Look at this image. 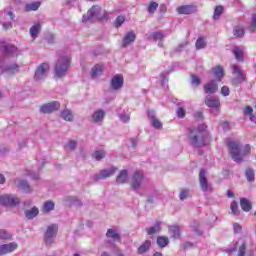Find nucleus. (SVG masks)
Here are the masks:
<instances>
[{"mask_svg": "<svg viewBox=\"0 0 256 256\" xmlns=\"http://www.w3.org/2000/svg\"><path fill=\"white\" fill-rule=\"evenodd\" d=\"M187 137L192 147H205V145H207V132L205 131V126L188 128Z\"/></svg>", "mask_w": 256, "mask_h": 256, "instance_id": "1", "label": "nucleus"}, {"mask_svg": "<svg viewBox=\"0 0 256 256\" xmlns=\"http://www.w3.org/2000/svg\"><path fill=\"white\" fill-rule=\"evenodd\" d=\"M228 149L233 161L236 163H241L245 155H249V153H251V147L249 145H245L243 151L241 152V144L235 141L228 143Z\"/></svg>", "mask_w": 256, "mask_h": 256, "instance_id": "2", "label": "nucleus"}, {"mask_svg": "<svg viewBox=\"0 0 256 256\" xmlns=\"http://www.w3.org/2000/svg\"><path fill=\"white\" fill-rule=\"evenodd\" d=\"M69 67H71V58L67 56H61L55 66H54V75L57 79H61L67 75V71H69Z\"/></svg>", "mask_w": 256, "mask_h": 256, "instance_id": "3", "label": "nucleus"}, {"mask_svg": "<svg viewBox=\"0 0 256 256\" xmlns=\"http://www.w3.org/2000/svg\"><path fill=\"white\" fill-rule=\"evenodd\" d=\"M109 19V13L106 11L103 12L101 16V7L93 6L90 10H88L87 14H84L82 17L83 23H87V21H91V19Z\"/></svg>", "mask_w": 256, "mask_h": 256, "instance_id": "4", "label": "nucleus"}, {"mask_svg": "<svg viewBox=\"0 0 256 256\" xmlns=\"http://www.w3.org/2000/svg\"><path fill=\"white\" fill-rule=\"evenodd\" d=\"M57 231H59V227L56 224H52L47 227V230L44 234V242L46 245H53V243H55Z\"/></svg>", "mask_w": 256, "mask_h": 256, "instance_id": "5", "label": "nucleus"}, {"mask_svg": "<svg viewBox=\"0 0 256 256\" xmlns=\"http://www.w3.org/2000/svg\"><path fill=\"white\" fill-rule=\"evenodd\" d=\"M51 69V66L49 63L44 62L40 64L34 74L35 81H43V79H47V76L49 75V70Z\"/></svg>", "mask_w": 256, "mask_h": 256, "instance_id": "6", "label": "nucleus"}, {"mask_svg": "<svg viewBox=\"0 0 256 256\" xmlns=\"http://www.w3.org/2000/svg\"><path fill=\"white\" fill-rule=\"evenodd\" d=\"M145 181V175L141 171H136L131 177V187L134 191H139Z\"/></svg>", "mask_w": 256, "mask_h": 256, "instance_id": "7", "label": "nucleus"}, {"mask_svg": "<svg viewBox=\"0 0 256 256\" xmlns=\"http://www.w3.org/2000/svg\"><path fill=\"white\" fill-rule=\"evenodd\" d=\"M231 69L233 70V75H236L235 78L232 80L233 85H241L243 81H247V77L245 76V73L239 68V66L232 64Z\"/></svg>", "mask_w": 256, "mask_h": 256, "instance_id": "8", "label": "nucleus"}, {"mask_svg": "<svg viewBox=\"0 0 256 256\" xmlns=\"http://www.w3.org/2000/svg\"><path fill=\"white\" fill-rule=\"evenodd\" d=\"M20 200L19 198L5 194L0 196V205H4L5 207H15L16 205H19Z\"/></svg>", "mask_w": 256, "mask_h": 256, "instance_id": "9", "label": "nucleus"}, {"mask_svg": "<svg viewBox=\"0 0 256 256\" xmlns=\"http://www.w3.org/2000/svg\"><path fill=\"white\" fill-rule=\"evenodd\" d=\"M117 173V167H110L109 169H103L98 174L94 175V181H101L102 179H107L111 175Z\"/></svg>", "mask_w": 256, "mask_h": 256, "instance_id": "10", "label": "nucleus"}, {"mask_svg": "<svg viewBox=\"0 0 256 256\" xmlns=\"http://www.w3.org/2000/svg\"><path fill=\"white\" fill-rule=\"evenodd\" d=\"M199 183L202 191H213V188L209 185V182L207 181V171H205V169L200 170Z\"/></svg>", "mask_w": 256, "mask_h": 256, "instance_id": "11", "label": "nucleus"}, {"mask_svg": "<svg viewBox=\"0 0 256 256\" xmlns=\"http://www.w3.org/2000/svg\"><path fill=\"white\" fill-rule=\"evenodd\" d=\"M205 105H207L210 109H215L217 113H219V109H221V101H219L218 97L215 96H206L204 100Z\"/></svg>", "mask_w": 256, "mask_h": 256, "instance_id": "12", "label": "nucleus"}, {"mask_svg": "<svg viewBox=\"0 0 256 256\" xmlns=\"http://www.w3.org/2000/svg\"><path fill=\"white\" fill-rule=\"evenodd\" d=\"M61 108V104L58 101L50 102L47 104H44L40 108V113H53L54 111H59Z\"/></svg>", "mask_w": 256, "mask_h": 256, "instance_id": "13", "label": "nucleus"}, {"mask_svg": "<svg viewBox=\"0 0 256 256\" xmlns=\"http://www.w3.org/2000/svg\"><path fill=\"white\" fill-rule=\"evenodd\" d=\"M13 19H15V14H13V12L9 11L4 13V15L1 18V21L3 25V29L5 31L13 28V24H11V21H13Z\"/></svg>", "mask_w": 256, "mask_h": 256, "instance_id": "14", "label": "nucleus"}, {"mask_svg": "<svg viewBox=\"0 0 256 256\" xmlns=\"http://www.w3.org/2000/svg\"><path fill=\"white\" fill-rule=\"evenodd\" d=\"M123 83H124L123 75L117 74L111 79V89H113L114 91H117L121 89V87H123Z\"/></svg>", "mask_w": 256, "mask_h": 256, "instance_id": "15", "label": "nucleus"}, {"mask_svg": "<svg viewBox=\"0 0 256 256\" xmlns=\"http://www.w3.org/2000/svg\"><path fill=\"white\" fill-rule=\"evenodd\" d=\"M18 245L15 242L0 245V255H7V253H13L17 249Z\"/></svg>", "mask_w": 256, "mask_h": 256, "instance_id": "16", "label": "nucleus"}, {"mask_svg": "<svg viewBox=\"0 0 256 256\" xmlns=\"http://www.w3.org/2000/svg\"><path fill=\"white\" fill-rule=\"evenodd\" d=\"M135 39H137V36L135 35V32L129 31L126 33L123 41H122V47H129L131 43H135Z\"/></svg>", "mask_w": 256, "mask_h": 256, "instance_id": "17", "label": "nucleus"}, {"mask_svg": "<svg viewBox=\"0 0 256 256\" xmlns=\"http://www.w3.org/2000/svg\"><path fill=\"white\" fill-rule=\"evenodd\" d=\"M218 89H219V86L217 85V82H215V81H210L204 85V91L208 95H213L214 93H217Z\"/></svg>", "mask_w": 256, "mask_h": 256, "instance_id": "18", "label": "nucleus"}, {"mask_svg": "<svg viewBox=\"0 0 256 256\" xmlns=\"http://www.w3.org/2000/svg\"><path fill=\"white\" fill-rule=\"evenodd\" d=\"M168 231L173 239H181V227L178 225L168 226Z\"/></svg>", "mask_w": 256, "mask_h": 256, "instance_id": "19", "label": "nucleus"}, {"mask_svg": "<svg viewBox=\"0 0 256 256\" xmlns=\"http://www.w3.org/2000/svg\"><path fill=\"white\" fill-rule=\"evenodd\" d=\"M129 181V172L127 170H122L116 177V183L118 185H123Z\"/></svg>", "mask_w": 256, "mask_h": 256, "instance_id": "20", "label": "nucleus"}, {"mask_svg": "<svg viewBox=\"0 0 256 256\" xmlns=\"http://www.w3.org/2000/svg\"><path fill=\"white\" fill-rule=\"evenodd\" d=\"M92 123H101L105 119V111L97 110L92 114Z\"/></svg>", "mask_w": 256, "mask_h": 256, "instance_id": "21", "label": "nucleus"}, {"mask_svg": "<svg viewBox=\"0 0 256 256\" xmlns=\"http://www.w3.org/2000/svg\"><path fill=\"white\" fill-rule=\"evenodd\" d=\"M106 237L112 239L113 241H121V235L115 229H108L106 232Z\"/></svg>", "mask_w": 256, "mask_h": 256, "instance_id": "22", "label": "nucleus"}, {"mask_svg": "<svg viewBox=\"0 0 256 256\" xmlns=\"http://www.w3.org/2000/svg\"><path fill=\"white\" fill-rule=\"evenodd\" d=\"M41 33V23H36L30 28V36L32 39H37Z\"/></svg>", "mask_w": 256, "mask_h": 256, "instance_id": "23", "label": "nucleus"}, {"mask_svg": "<svg viewBox=\"0 0 256 256\" xmlns=\"http://www.w3.org/2000/svg\"><path fill=\"white\" fill-rule=\"evenodd\" d=\"M100 75H103V66L96 64L91 70V77L97 79Z\"/></svg>", "mask_w": 256, "mask_h": 256, "instance_id": "24", "label": "nucleus"}, {"mask_svg": "<svg viewBox=\"0 0 256 256\" xmlns=\"http://www.w3.org/2000/svg\"><path fill=\"white\" fill-rule=\"evenodd\" d=\"M240 207L244 211L249 212L253 208V205L251 204V201H249L247 198H241L240 199Z\"/></svg>", "mask_w": 256, "mask_h": 256, "instance_id": "25", "label": "nucleus"}, {"mask_svg": "<svg viewBox=\"0 0 256 256\" xmlns=\"http://www.w3.org/2000/svg\"><path fill=\"white\" fill-rule=\"evenodd\" d=\"M177 11L179 15H191V13H193V7L189 5L180 6L177 8Z\"/></svg>", "mask_w": 256, "mask_h": 256, "instance_id": "26", "label": "nucleus"}, {"mask_svg": "<svg viewBox=\"0 0 256 256\" xmlns=\"http://www.w3.org/2000/svg\"><path fill=\"white\" fill-rule=\"evenodd\" d=\"M151 249V240H146L142 245L138 248L139 255H143V253H147Z\"/></svg>", "mask_w": 256, "mask_h": 256, "instance_id": "27", "label": "nucleus"}, {"mask_svg": "<svg viewBox=\"0 0 256 256\" xmlns=\"http://www.w3.org/2000/svg\"><path fill=\"white\" fill-rule=\"evenodd\" d=\"M39 215V208L33 207L30 210L25 211V217L28 219H35L36 216Z\"/></svg>", "mask_w": 256, "mask_h": 256, "instance_id": "28", "label": "nucleus"}, {"mask_svg": "<svg viewBox=\"0 0 256 256\" xmlns=\"http://www.w3.org/2000/svg\"><path fill=\"white\" fill-rule=\"evenodd\" d=\"M232 53L236 60L243 61V49L239 46H235L232 50Z\"/></svg>", "mask_w": 256, "mask_h": 256, "instance_id": "29", "label": "nucleus"}, {"mask_svg": "<svg viewBox=\"0 0 256 256\" xmlns=\"http://www.w3.org/2000/svg\"><path fill=\"white\" fill-rule=\"evenodd\" d=\"M2 51H4L6 55H13V53H17V47L11 44H6L2 47Z\"/></svg>", "mask_w": 256, "mask_h": 256, "instance_id": "30", "label": "nucleus"}, {"mask_svg": "<svg viewBox=\"0 0 256 256\" xmlns=\"http://www.w3.org/2000/svg\"><path fill=\"white\" fill-rule=\"evenodd\" d=\"M148 235H155L161 231V222H156L155 226L146 229Z\"/></svg>", "mask_w": 256, "mask_h": 256, "instance_id": "31", "label": "nucleus"}, {"mask_svg": "<svg viewBox=\"0 0 256 256\" xmlns=\"http://www.w3.org/2000/svg\"><path fill=\"white\" fill-rule=\"evenodd\" d=\"M156 243L161 248H165L166 246L169 245V238L165 236H160L157 238Z\"/></svg>", "mask_w": 256, "mask_h": 256, "instance_id": "32", "label": "nucleus"}, {"mask_svg": "<svg viewBox=\"0 0 256 256\" xmlns=\"http://www.w3.org/2000/svg\"><path fill=\"white\" fill-rule=\"evenodd\" d=\"M244 115L250 116V121H252V123H256V116L253 115V108L251 106H246L244 109Z\"/></svg>", "mask_w": 256, "mask_h": 256, "instance_id": "33", "label": "nucleus"}, {"mask_svg": "<svg viewBox=\"0 0 256 256\" xmlns=\"http://www.w3.org/2000/svg\"><path fill=\"white\" fill-rule=\"evenodd\" d=\"M165 38V35L162 34V32H152L149 36L148 39L153 41H162V39Z\"/></svg>", "mask_w": 256, "mask_h": 256, "instance_id": "34", "label": "nucleus"}, {"mask_svg": "<svg viewBox=\"0 0 256 256\" xmlns=\"http://www.w3.org/2000/svg\"><path fill=\"white\" fill-rule=\"evenodd\" d=\"M224 75L225 72L223 70V67L217 66L216 68H214V76L218 81H221V78L224 77Z\"/></svg>", "mask_w": 256, "mask_h": 256, "instance_id": "35", "label": "nucleus"}, {"mask_svg": "<svg viewBox=\"0 0 256 256\" xmlns=\"http://www.w3.org/2000/svg\"><path fill=\"white\" fill-rule=\"evenodd\" d=\"M61 117L64 121H73V113L69 109L62 111Z\"/></svg>", "mask_w": 256, "mask_h": 256, "instance_id": "36", "label": "nucleus"}, {"mask_svg": "<svg viewBox=\"0 0 256 256\" xmlns=\"http://www.w3.org/2000/svg\"><path fill=\"white\" fill-rule=\"evenodd\" d=\"M18 187L25 193H31V186H29V183H27V181L18 182Z\"/></svg>", "mask_w": 256, "mask_h": 256, "instance_id": "37", "label": "nucleus"}, {"mask_svg": "<svg viewBox=\"0 0 256 256\" xmlns=\"http://www.w3.org/2000/svg\"><path fill=\"white\" fill-rule=\"evenodd\" d=\"M55 209V203L53 201H46L43 205V211L44 213H50V211H53Z\"/></svg>", "mask_w": 256, "mask_h": 256, "instance_id": "38", "label": "nucleus"}, {"mask_svg": "<svg viewBox=\"0 0 256 256\" xmlns=\"http://www.w3.org/2000/svg\"><path fill=\"white\" fill-rule=\"evenodd\" d=\"M233 35L234 37H238V38L244 37L245 29H243V27L236 26L233 30Z\"/></svg>", "mask_w": 256, "mask_h": 256, "instance_id": "39", "label": "nucleus"}, {"mask_svg": "<svg viewBox=\"0 0 256 256\" xmlns=\"http://www.w3.org/2000/svg\"><path fill=\"white\" fill-rule=\"evenodd\" d=\"M245 176H246L247 181H249V183L255 181V171L253 169L248 168L246 170Z\"/></svg>", "mask_w": 256, "mask_h": 256, "instance_id": "40", "label": "nucleus"}, {"mask_svg": "<svg viewBox=\"0 0 256 256\" xmlns=\"http://www.w3.org/2000/svg\"><path fill=\"white\" fill-rule=\"evenodd\" d=\"M196 49H205L207 47V42H205V39L203 37H200L196 41Z\"/></svg>", "mask_w": 256, "mask_h": 256, "instance_id": "41", "label": "nucleus"}, {"mask_svg": "<svg viewBox=\"0 0 256 256\" xmlns=\"http://www.w3.org/2000/svg\"><path fill=\"white\" fill-rule=\"evenodd\" d=\"M246 251H247V241L243 240L242 245L239 247L237 256H245Z\"/></svg>", "mask_w": 256, "mask_h": 256, "instance_id": "42", "label": "nucleus"}, {"mask_svg": "<svg viewBox=\"0 0 256 256\" xmlns=\"http://www.w3.org/2000/svg\"><path fill=\"white\" fill-rule=\"evenodd\" d=\"M223 10H224L223 6H216L214 10L213 19H219V17L223 15Z\"/></svg>", "mask_w": 256, "mask_h": 256, "instance_id": "43", "label": "nucleus"}, {"mask_svg": "<svg viewBox=\"0 0 256 256\" xmlns=\"http://www.w3.org/2000/svg\"><path fill=\"white\" fill-rule=\"evenodd\" d=\"M40 6H41V3L33 2L31 4L26 5V10L27 11H37V9H39Z\"/></svg>", "mask_w": 256, "mask_h": 256, "instance_id": "44", "label": "nucleus"}, {"mask_svg": "<svg viewBox=\"0 0 256 256\" xmlns=\"http://www.w3.org/2000/svg\"><path fill=\"white\" fill-rule=\"evenodd\" d=\"M93 157H94V159H96V161H101V159H104V157H105V151H103V150L95 151L93 153Z\"/></svg>", "mask_w": 256, "mask_h": 256, "instance_id": "45", "label": "nucleus"}, {"mask_svg": "<svg viewBox=\"0 0 256 256\" xmlns=\"http://www.w3.org/2000/svg\"><path fill=\"white\" fill-rule=\"evenodd\" d=\"M158 7H159V4L157 2H150L149 6H148V13L150 15H153V13H155V11H157Z\"/></svg>", "mask_w": 256, "mask_h": 256, "instance_id": "46", "label": "nucleus"}, {"mask_svg": "<svg viewBox=\"0 0 256 256\" xmlns=\"http://www.w3.org/2000/svg\"><path fill=\"white\" fill-rule=\"evenodd\" d=\"M12 237H13V235H11V233L7 232V230L0 229V239L7 240V239H11Z\"/></svg>", "mask_w": 256, "mask_h": 256, "instance_id": "47", "label": "nucleus"}, {"mask_svg": "<svg viewBox=\"0 0 256 256\" xmlns=\"http://www.w3.org/2000/svg\"><path fill=\"white\" fill-rule=\"evenodd\" d=\"M151 123L152 127H154L155 129H161L163 127L161 121H159V119H156L155 116H152Z\"/></svg>", "mask_w": 256, "mask_h": 256, "instance_id": "48", "label": "nucleus"}, {"mask_svg": "<svg viewBox=\"0 0 256 256\" xmlns=\"http://www.w3.org/2000/svg\"><path fill=\"white\" fill-rule=\"evenodd\" d=\"M250 33H255L256 31V14H252V22L248 27Z\"/></svg>", "mask_w": 256, "mask_h": 256, "instance_id": "49", "label": "nucleus"}, {"mask_svg": "<svg viewBox=\"0 0 256 256\" xmlns=\"http://www.w3.org/2000/svg\"><path fill=\"white\" fill-rule=\"evenodd\" d=\"M230 209H231L233 215H239V206L237 205L236 201H233L231 203Z\"/></svg>", "mask_w": 256, "mask_h": 256, "instance_id": "50", "label": "nucleus"}, {"mask_svg": "<svg viewBox=\"0 0 256 256\" xmlns=\"http://www.w3.org/2000/svg\"><path fill=\"white\" fill-rule=\"evenodd\" d=\"M125 23V16H118L115 21V27L119 28Z\"/></svg>", "mask_w": 256, "mask_h": 256, "instance_id": "51", "label": "nucleus"}, {"mask_svg": "<svg viewBox=\"0 0 256 256\" xmlns=\"http://www.w3.org/2000/svg\"><path fill=\"white\" fill-rule=\"evenodd\" d=\"M179 197L181 201H185L189 197V189L181 190Z\"/></svg>", "mask_w": 256, "mask_h": 256, "instance_id": "52", "label": "nucleus"}, {"mask_svg": "<svg viewBox=\"0 0 256 256\" xmlns=\"http://www.w3.org/2000/svg\"><path fill=\"white\" fill-rule=\"evenodd\" d=\"M191 79V83L192 85H195V87H199V85H201V79H199V77H197L196 75H192Z\"/></svg>", "mask_w": 256, "mask_h": 256, "instance_id": "53", "label": "nucleus"}, {"mask_svg": "<svg viewBox=\"0 0 256 256\" xmlns=\"http://www.w3.org/2000/svg\"><path fill=\"white\" fill-rule=\"evenodd\" d=\"M120 121H122V123H129L131 116L129 114H120Z\"/></svg>", "mask_w": 256, "mask_h": 256, "instance_id": "54", "label": "nucleus"}, {"mask_svg": "<svg viewBox=\"0 0 256 256\" xmlns=\"http://www.w3.org/2000/svg\"><path fill=\"white\" fill-rule=\"evenodd\" d=\"M67 147L70 149V151H75V149L77 148V142L74 140H70Z\"/></svg>", "mask_w": 256, "mask_h": 256, "instance_id": "55", "label": "nucleus"}, {"mask_svg": "<svg viewBox=\"0 0 256 256\" xmlns=\"http://www.w3.org/2000/svg\"><path fill=\"white\" fill-rule=\"evenodd\" d=\"M177 116L180 119H183L185 117V109H183V107H179L177 110Z\"/></svg>", "mask_w": 256, "mask_h": 256, "instance_id": "56", "label": "nucleus"}, {"mask_svg": "<svg viewBox=\"0 0 256 256\" xmlns=\"http://www.w3.org/2000/svg\"><path fill=\"white\" fill-rule=\"evenodd\" d=\"M229 93H230L229 87L223 86L221 88V95H223L224 97H228Z\"/></svg>", "mask_w": 256, "mask_h": 256, "instance_id": "57", "label": "nucleus"}, {"mask_svg": "<svg viewBox=\"0 0 256 256\" xmlns=\"http://www.w3.org/2000/svg\"><path fill=\"white\" fill-rule=\"evenodd\" d=\"M233 229H234V233H241V225H239V223H235L233 225Z\"/></svg>", "mask_w": 256, "mask_h": 256, "instance_id": "58", "label": "nucleus"}, {"mask_svg": "<svg viewBox=\"0 0 256 256\" xmlns=\"http://www.w3.org/2000/svg\"><path fill=\"white\" fill-rule=\"evenodd\" d=\"M194 117H195L196 119H203V112H196V113L194 114Z\"/></svg>", "mask_w": 256, "mask_h": 256, "instance_id": "59", "label": "nucleus"}, {"mask_svg": "<svg viewBox=\"0 0 256 256\" xmlns=\"http://www.w3.org/2000/svg\"><path fill=\"white\" fill-rule=\"evenodd\" d=\"M148 117H149V119H151V121H153V117H155V112L148 111Z\"/></svg>", "mask_w": 256, "mask_h": 256, "instance_id": "60", "label": "nucleus"}, {"mask_svg": "<svg viewBox=\"0 0 256 256\" xmlns=\"http://www.w3.org/2000/svg\"><path fill=\"white\" fill-rule=\"evenodd\" d=\"M222 127H223V130H224V131H227V129H229V123L224 122V123L222 124Z\"/></svg>", "mask_w": 256, "mask_h": 256, "instance_id": "61", "label": "nucleus"}, {"mask_svg": "<svg viewBox=\"0 0 256 256\" xmlns=\"http://www.w3.org/2000/svg\"><path fill=\"white\" fill-rule=\"evenodd\" d=\"M3 183H5V176L0 174V185H3Z\"/></svg>", "mask_w": 256, "mask_h": 256, "instance_id": "62", "label": "nucleus"}, {"mask_svg": "<svg viewBox=\"0 0 256 256\" xmlns=\"http://www.w3.org/2000/svg\"><path fill=\"white\" fill-rule=\"evenodd\" d=\"M227 196L232 198V197H235V194H233V192L231 190H228L227 191Z\"/></svg>", "mask_w": 256, "mask_h": 256, "instance_id": "63", "label": "nucleus"}, {"mask_svg": "<svg viewBox=\"0 0 256 256\" xmlns=\"http://www.w3.org/2000/svg\"><path fill=\"white\" fill-rule=\"evenodd\" d=\"M160 11H162V13H165V11H167V6L161 5L160 6Z\"/></svg>", "mask_w": 256, "mask_h": 256, "instance_id": "64", "label": "nucleus"}]
</instances>
